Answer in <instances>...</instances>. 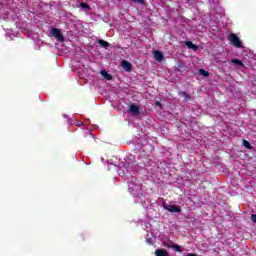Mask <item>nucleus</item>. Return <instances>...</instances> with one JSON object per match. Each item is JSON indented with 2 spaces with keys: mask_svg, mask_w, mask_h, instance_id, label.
I'll return each instance as SVG.
<instances>
[{
  "mask_svg": "<svg viewBox=\"0 0 256 256\" xmlns=\"http://www.w3.org/2000/svg\"><path fill=\"white\" fill-rule=\"evenodd\" d=\"M187 256H197V254L188 253Z\"/></svg>",
  "mask_w": 256,
  "mask_h": 256,
  "instance_id": "nucleus-22",
  "label": "nucleus"
},
{
  "mask_svg": "<svg viewBox=\"0 0 256 256\" xmlns=\"http://www.w3.org/2000/svg\"><path fill=\"white\" fill-rule=\"evenodd\" d=\"M228 41L230 42V45H233L236 49H242L243 47V42L235 33L229 34Z\"/></svg>",
  "mask_w": 256,
  "mask_h": 256,
  "instance_id": "nucleus-1",
  "label": "nucleus"
},
{
  "mask_svg": "<svg viewBox=\"0 0 256 256\" xmlns=\"http://www.w3.org/2000/svg\"><path fill=\"white\" fill-rule=\"evenodd\" d=\"M100 73L102 77H104V79H107V81H111V79H113V76H111V74H108V72L105 70H101Z\"/></svg>",
  "mask_w": 256,
  "mask_h": 256,
  "instance_id": "nucleus-10",
  "label": "nucleus"
},
{
  "mask_svg": "<svg viewBox=\"0 0 256 256\" xmlns=\"http://www.w3.org/2000/svg\"><path fill=\"white\" fill-rule=\"evenodd\" d=\"M199 73L200 75H203V77H209V72L206 71L205 69H200Z\"/></svg>",
  "mask_w": 256,
  "mask_h": 256,
  "instance_id": "nucleus-16",
  "label": "nucleus"
},
{
  "mask_svg": "<svg viewBox=\"0 0 256 256\" xmlns=\"http://www.w3.org/2000/svg\"><path fill=\"white\" fill-rule=\"evenodd\" d=\"M243 145L246 149H253V147L251 146V143H249V141L247 140H243Z\"/></svg>",
  "mask_w": 256,
  "mask_h": 256,
  "instance_id": "nucleus-15",
  "label": "nucleus"
},
{
  "mask_svg": "<svg viewBox=\"0 0 256 256\" xmlns=\"http://www.w3.org/2000/svg\"><path fill=\"white\" fill-rule=\"evenodd\" d=\"M173 245H175L173 242H164V247L167 249H173Z\"/></svg>",
  "mask_w": 256,
  "mask_h": 256,
  "instance_id": "nucleus-17",
  "label": "nucleus"
},
{
  "mask_svg": "<svg viewBox=\"0 0 256 256\" xmlns=\"http://www.w3.org/2000/svg\"><path fill=\"white\" fill-rule=\"evenodd\" d=\"M153 55H154L155 61H157L158 63H161V61H163V59H165V56H163V53L159 50H155L153 52Z\"/></svg>",
  "mask_w": 256,
  "mask_h": 256,
  "instance_id": "nucleus-6",
  "label": "nucleus"
},
{
  "mask_svg": "<svg viewBox=\"0 0 256 256\" xmlns=\"http://www.w3.org/2000/svg\"><path fill=\"white\" fill-rule=\"evenodd\" d=\"M121 67L124 69V71H127V73H131V71H133V64L127 60H123L121 62Z\"/></svg>",
  "mask_w": 256,
  "mask_h": 256,
  "instance_id": "nucleus-5",
  "label": "nucleus"
},
{
  "mask_svg": "<svg viewBox=\"0 0 256 256\" xmlns=\"http://www.w3.org/2000/svg\"><path fill=\"white\" fill-rule=\"evenodd\" d=\"M155 255L156 256H169V252H167V250H165V249H156Z\"/></svg>",
  "mask_w": 256,
  "mask_h": 256,
  "instance_id": "nucleus-8",
  "label": "nucleus"
},
{
  "mask_svg": "<svg viewBox=\"0 0 256 256\" xmlns=\"http://www.w3.org/2000/svg\"><path fill=\"white\" fill-rule=\"evenodd\" d=\"M99 45L107 49V47H111V44L103 39L98 40Z\"/></svg>",
  "mask_w": 256,
  "mask_h": 256,
  "instance_id": "nucleus-11",
  "label": "nucleus"
},
{
  "mask_svg": "<svg viewBox=\"0 0 256 256\" xmlns=\"http://www.w3.org/2000/svg\"><path fill=\"white\" fill-rule=\"evenodd\" d=\"M251 221L252 223H256V214L251 215Z\"/></svg>",
  "mask_w": 256,
  "mask_h": 256,
  "instance_id": "nucleus-21",
  "label": "nucleus"
},
{
  "mask_svg": "<svg viewBox=\"0 0 256 256\" xmlns=\"http://www.w3.org/2000/svg\"><path fill=\"white\" fill-rule=\"evenodd\" d=\"M133 3H137L138 5H145V0H131Z\"/></svg>",
  "mask_w": 256,
  "mask_h": 256,
  "instance_id": "nucleus-19",
  "label": "nucleus"
},
{
  "mask_svg": "<svg viewBox=\"0 0 256 256\" xmlns=\"http://www.w3.org/2000/svg\"><path fill=\"white\" fill-rule=\"evenodd\" d=\"M50 33H51L52 37H55V39H56V41H58V43H65V36H63V34L61 33V30H59V28H52Z\"/></svg>",
  "mask_w": 256,
  "mask_h": 256,
  "instance_id": "nucleus-2",
  "label": "nucleus"
},
{
  "mask_svg": "<svg viewBox=\"0 0 256 256\" xmlns=\"http://www.w3.org/2000/svg\"><path fill=\"white\" fill-rule=\"evenodd\" d=\"M172 249H174V251H176L177 253H183V249H181V246L174 244L172 246Z\"/></svg>",
  "mask_w": 256,
  "mask_h": 256,
  "instance_id": "nucleus-14",
  "label": "nucleus"
},
{
  "mask_svg": "<svg viewBox=\"0 0 256 256\" xmlns=\"http://www.w3.org/2000/svg\"><path fill=\"white\" fill-rule=\"evenodd\" d=\"M180 97H185L187 101H191V95H189L187 92H180Z\"/></svg>",
  "mask_w": 256,
  "mask_h": 256,
  "instance_id": "nucleus-13",
  "label": "nucleus"
},
{
  "mask_svg": "<svg viewBox=\"0 0 256 256\" xmlns=\"http://www.w3.org/2000/svg\"><path fill=\"white\" fill-rule=\"evenodd\" d=\"M185 45L186 47H188L189 49H192L193 51H197V49H199V46L193 44V42L191 41H186Z\"/></svg>",
  "mask_w": 256,
  "mask_h": 256,
  "instance_id": "nucleus-9",
  "label": "nucleus"
},
{
  "mask_svg": "<svg viewBox=\"0 0 256 256\" xmlns=\"http://www.w3.org/2000/svg\"><path fill=\"white\" fill-rule=\"evenodd\" d=\"M164 209L170 213H181V207L173 204H163Z\"/></svg>",
  "mask_w": 256,
  "mask_h": 256,
  "instance_id": "nucleus-3",
  "label": "nucleus"
},
{
  "mask_svg": "<svg viewBox=\"0 0 256 256\" xmlns=\"http://www.w3.org/2000/svg\"><path fill=\"white\" fill-rule=\"evenodd\" d=\"M80 8L81 9H91V6L87 3H80Z\"/></svg>",
  "mask_w": 256,
  "mask_h": 256,
  "instance_id": "nucleus-18",
  "label": "nucleus"
},
{
  "mask_svg": "<svg viewBox=\"0 0 256 256\" xmlns=\"http://www.w3.org/2000/svg\"><path fill=\"white\" fill-rule=\"evenodd\" d=\"M124 167H126L128 173H131V171H133V167H131V166L128 165V164H125Z\"/></svg>",
  "mask_w": 256,
  "mask_h": 256,
  "instance_id": "nucleus-20",
  "label": "nucleus"
},
{
  "mask_svg": "<svg viewBox=\"0 0 256 256\" xmlns=\"http://www.w3.org/2000/svg\"><path fill=\"white\" fill-rule=\"evenodd\" d=\"M128 191L129 193H137L139 191V186L135 185L133 182H130Z\"/></svg>",
  "mask_w": 256,
  "mask_h": 256,
  "instance_id": "nucleus-7",
  "label": "nucleus"
},
{
  "mask_svg": "<svg viewBox=\"0 0 256 256\" xmlns=\"http://www.w3.org/2000/svg\"><path fill=\"white\" fill-rule=\"evenodd\" d=\"M231 63H233L234 65H239V67H245V64H243L242 61L239 59H232Z\"/></svg>",
  "mask_w": 256,
  "mask_h": 256,
  "instance_id": "nucleus-12",
  "label": "nucleus"
},
{
  "mask_svg": "<svg viewBox=\"0 0 256 256\" xmlns=\"http://www.w3.org/2000/svg\"><path fill=\"white\" fill-rule=\"evenodd\" d=\"M127 113H129L130 115H139V113H141V108L136 104H131Z\"/></svg>",
  "mask_w": 256,
  "mask_h": 256,
  "instance_id": "nucleus-4",
  "label": "nucleus"
}]
</instances>
